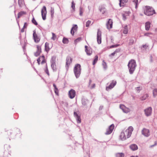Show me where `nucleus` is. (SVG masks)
<instances>
[{
	"instance_id": "nucleus-23",
	"label": "nucleus",
	"mask_w": 157,
	"mask_h": 157,
	"mask_svg": "<svg viewBox=\"0 0 157 157\" xmlns=\"http://www.w3.org/2000/svg\"><path fill=\"white\" fill-rule=\"evenodd\" d=\"M123 33L124 34H127L128 32V29L127 25H125L123 28Z\"/></svg>"
},
{
	"instance_id": "nucleus-5",
	"label": "nucleus",
	"mask_w": 157,
	"mask_h": 157,
	"mask_svg": "<svg viewBox=\"0 0 157 157\" xmlns=\"http://www.w3.org/2000/svg\"><path fill=\"white\" fill-rule=\"evenodd\" d=\"M41 15L43 20H45L46 19V16L47 13L46 7L44 6L43 7L41 10Z\"/></svg>"
},
{
	"instance_id": "nucleus-1",
	"label": "nucleus",
	"mask_w": 157,
	"mask_h": 157,
	"mask_svg": "<svg viewBox=\"0 0 157 157\" xmlns=\"http://www.w3.org/2000/svg\"><path fill=\"white\" fill-rule=\"evenodd\" d=\"M133 130V128L132 127H129L127 129L121 133L120 136V139L121 140H124L130 137Z\"/></svg>"
},
{
	"instance_id": "nucleus-3",
	"label": "nucleus",
	"mask_w": 157,
	"mask_h": 157,
	"mask_svg": "<svg viewBox=\"0 0 157 157\" xmlns=\"http://www.w3.org/2000/svg\"><path fill=\"white\" fill-rule=\"evenodd\" d=\"M136 66V63L134 59H131L128 63V67L130 74H132L135 71Z\"/></svg>"
},
{
	"instance_id": "nucleus-8",
	"label": "nucleus",
	"mask_w": 157,
	"mask_h": 157,
	"mask_svg": "<svg viewBox=\"0 0 157 157\" xmlns=\"http://www.w3.org/2000/svg\"><path fill=\"white\" fill-rule=\"evenodd\" d=\"M97 41L98 44H100L101 42V32L100 29L98 30L97 34Z\"/></svg>"
},
{
	"instance_id": "nucleus-15",
	"label": "nucleus",
	"mask_w": 157,
	"mask_h": 157,
	"mask_svg": "<svg viewBox=\"0 0 157 157\" xmlns=\"http://www.w3.org/2000/svg\"><path fill=\"white\" fill-rule=\"evenodd\" d=\"M36 48L37 50L36 52L35 53V56L37 57L39 56L41 52V48L40 46L38 45L36 46Z\"/></svg>"
},
{
	"instance_id": "nucleus-49",
	"label": "nucleus",
	"mask_w": 157,
	"mask_h": 157,
	"mask_svg": "<svg viewBox=\"0 0 157 157\" xmlns=\"http://www.w3.org/2000/svg\"><path fill=\"white\" fill-rule=\"evenodd\" d=\"M117 46H118V45H114V46H112L111 47V48H113L114 46L117 47Z\"/></svg>"
},
{
	"instance_id": "nucleus-21",
	"label": "nucleus",
	"mask_w": 157,
	"mask_h": 157,
	"mask_svg": "<svg viewBox=\"0 0 157 157\" xmlns=\"http://www.w3.org/2000/svg\"><path fill=\"white\" fill-rule=\"evenodd\" d=\"M151 23L149 21L147 22L145 24V30L148 31L149 30L151 27Z\"/></svg>"
},
{
	"instance_id": "nucleus-38",
	"label": "nucleus",
	"mask_w": 157,
	"mask_h": 157,
	"mask_svg": "<svg viewBox=\"0 0 157 157\" xmlns=\"http://www.w3.org/2000/svg\"><path fill=\"white\" fill-rule=\"evenodd\" d=\"M32 22L33 24L36 25H38L34 17L32 20Z\"/></svg>"
},
{
	"instance_id": "nucleus-11",
	"label": "nucleus",
	"mask_w": 157,
	"mask_h": 157,
	"mask_svg": "<svg viewBox=\"0 0 157 157\" xmlns=\"http://www.w3.org/2000/svg\"><path fill=\"white\" fill-rule=\"evenodd\" d=\"M120 108L124 112L127 113L130 111V109L129 108L126 107L123 105H120Z\"/></svg>"
},
{
	"instance_id": "nucleus-52",
	"label": "nucleus",
	"mask_w": 157,
	"mask_h": 157,
	"mask_svg": "<svg viewBox=\"0 0 157 157\" xmlns=\"http://www.w3.org/2000/svg\"><path fill=\"white\" fill-rule=\"evenodd\" d=\"M80 15H82V12H80Z\"/></svg>"
},
{
	"instance_id": "nucleus-24",
	"label": "nucleus",
	"mask_w": 157,
	"mask_h": 157,
	"mask_svg": "<svg viewBox=\"0 0 157 157\" xmlns=\"http://www.w3.org/2000/svg\"><path fill=\"white\" fill-rule=\"evenodd\" d=\"M130 147V148L133 151L136 150L138 149L137 146L135 144H133L131 145Z\"/></svg>"
},
{
	"instance_id": "nucleus-41",
	"label": "nucleus",
	"mask_w": 157,
	"mask_h": 157,
	"mask_svg": "<svg viewBox=\"0 0 157 157\" xmlns=\"http://www.w3.org/2000/svg\"><path fill=\"white\" fill-rule=\"evenodd\" d=\"M91 23V21H88L86 22V26L88 27L90 25Z\"/></svg>"
},
{
	"instance_id": "nucleus-42",
	"label": "nucleus",
	"mask_w": 157,
	"mask_h": 157,
	"mask_svg": "<svg viewBox=\"0 0 157 157\" xmlns=\"http://www.w3.org/2000/svg\"><path fill=\"white\" fill-rule=\"evenodd\" d=\"M87 101V100H82V104L83 105H85L86 104V102Z\"/></svg>"
},
{
	"instance_id": "nucleus-48",
	"label": "nucleus",
	"mask_w": 157,
	"mask_h": 157,
	"mask_svg": "<svg viewBox=\"0 0 157 157\" xmlns=\"http://www.w3.org/2000/svg\"><path fill=\"white\" fill-rule=\"evenodd\" d=\"M25 29L24 28H23L22 29H21V32L22 33L24 32Z\"/></svg>"
},
{
	"instance_id": "nucleus-22",
	"label": "nucleus",
	"mask_w": 157,
	"mask_h": 157,
	"mask_svg": "<svg viewBox=\"0 0 157 157\" xmlns=\"http://www.w3.org/2000/svg\"><path fill=\"white\" fill-rule=\"evenodd\" d=\"M85 51L87 54L88 55H91L92 53V51L90 49H88V47L87 46H85Z\"/></svg>"
},
{
	"instance_id": "nucleus-4",
	"label": "nucleus",
	"mask_w": 157,
	"mask_h": 157,
	"mask_svg": "<svg viewBox=\"0 0 157 157\" xmlns=\"http://www.w3.org/2000/svg\"><path fill=\"white\" fill-rule=\"evenodd\" d=\"M74 72L76 77L77 78H78L81 73V66L80 64H77L75 65L74 69Z\"/></svg>"
},
{
	"instance_id": "nucleus-12",
	"label": "nucleus",
	"mask_w": 157,
	"mask_h": 157,
	"mask_svg": "<svg viewBox=\"0 0 157 157\" xmlns=\"http://www.w3.org/2000/svg\"><path fill=\"white\" fill-rule=\"evenodd\" d=\"M72 60L71 58L70 57H67L66 59V67L67 69H68L70 64L72 63Z\"/></svg>"
},
{
	"instance_id": "nucleus-26",
	"label": "nucleus",
	"mask_w": 157,
	"mask_h": 157,
	"mask_svg": "<svg viewBox=\"0 0 157 157\" xmlns=\"http://www.w3.org/2000/svg\"><path fill=\"white\" fill-rule=\"evenodd\" d=\"M53 86L54 88V92H55V93L56 94V95H59V92L58 89L57 88L56 86V85L55 84H53Z\"/></svg>"
},
{
	"instance_id": "nucleus-29",
	"label": "nucleus",
	"mask_w": 157,
	"mask_h": 157,
	"mask_svg": "<svg viewBox=\"0 0 157 157\" xmlns=\"http://www.w3.org/2000/svg\"><path fill=\"white\" fill-rule=\"evenodd\" d=\"M134 38L133 37H132L129 40V45H132L134 42Z\"/></svg>"
},
{
	"instance_id": "nucleus-20",
	"label": "nucleus",
	"mask_w": 157,
	"mask_h": 157,
	"mask_svg": "<svg viewBox=\"0 0 157 157\" xmlns=\"http://www.w3.org/2000/svg\"><path fill=\"white\" fill-rule=\"evenodd\" d=\"M119 6L120 7L124 6V4L127 3L128 0H119Z\"/></svg>"
},
{
	"instance_id": "nucleus-13",
	"label": "nucleus",
	"mask_w": 157,
	"mask_h": 157,
	"mask_svg": "<svg viewBox=\"0 0 157 157\" xmlns=\"http://www.w3.org/2000/svg\"><path fill=\"white\" fill-rule=\"evenodd\" d=\"M144 111L146 116H149L151 115V113L152 108L151 107H148L145 109Z\"/></svg>"
},
{
	"instance_id": "nucleus-33",
	"label": "nucleus",
	"mask_w": 157,
	"mask_h": 157,
	"mask_svg": "<svg viewBox=\"0 0 157 157\" xmlns=\"http://www.w3.org/2000/svg\"><path fill=\"white\" fill-rule=\"evenodd\" d=\"M132 2L135 5V8L136 9L138 7V0H132Z\"/></svg>"
},
{
	"instance_id": "nucleus-45",
	"label": "nucleus",
	"mask_w": 157,
	"mask_h": 157,
	"mask_svg": "<svg viewBox=\"0 0 157 157\" xmlns=\"http://www.w3.org/2000/svg\"><path fill=\"white\" fill-rule=\"evenodd\" d=\"M27 26H28V24L26 22H25L24 23V25L23 26V28L26 29Z\"/></svg>"
},
{
	"instance_id": "nucleus-10",
	"label": "nucleus",
	"mask_w": 157,
	"mask_h": 157,
	"mask_svg": "<svg viewBox=\"0 0 157 157\" xmlns=\"http://www.w3.org/2000/svg\"><path fill=\"white\" fill-rule=\"evenodd\" d=\"M114 127V125L113 124H112L110 125L108 128L106 130V132L105 134L106 135H109L111 133Z\"/></svg>"
},
{
	"instance_id": "nucleus-19",
	"label": "nucleus",
	"mask_w": 157,
	"mask_h": 157,
	"mask_svg": "<svg viewBox=\"0 0 157 157\" xmlns=\"http://www.w3.org/2000/svg\"><path fill=\"white\" fill-rule=\"evenodd\" d=\"M78 27L77 25H74L71 31V33L72 35H74L75 31H76Z\"/></svg>"
},
{
	"instance_id": "nucleus-2",
	"label": "nucleus",
	"mask_w": 157,
	"mask_h": 157,
	"mask_svg": "<svg viewBox=\"0 0 157 157\" xmlns=\"http://www.w3.org/2000/svg\"><path fill=\"white\" fill-rule=\"evenodd\" d=\"M142 9L144 14L148 16L152 15L154 14H155L156 13L153 8L149 6H143Z\"/></svg>"
},
{
	"instance_id": "nucleus-9",
	"label": "nucleus",
	"mask_w": 157,
	"mask_h": 157,
	"mask_svg": "<svg viewBox=\"0 0 157 157\" xmlns=\"http://www.w3.org/2000/svg\"><path fill=\"white\" fill-rule=\"evenodd\" d=\"M76 95L75 91L73 89H71L68 92V95L71 99L74 98Z\"/></svg>"
},
{
	"instance_id": "nucleus-34",
	"label": "nucleus",
	"mask_w": 157,
	"mask_h": 157,
	"mask_svg": "<svg viewBox=\"0 0 157 157\" xmlns=\"http://www.w3.org/2000/svg\"><path fill=\"white\" fill-rule=\"evenodd\" d=\"M116 157H124V155L122 153H118L116 155Z\"/></svg>"
},
{
	"instance_id": "nucleus-17",
	"label": "nucleus",
	"mask_w": 157,
	"mask_h": 157,
	"mask_svg": "<svg viewBox=\"0 0 157 157\" xmlns=\"http://www.w3.org/2000/svg\"><path fill=\"white\" fill-rule=\"evenodd\" d=\"M113 25V22L112 20L109 19L106 24V26L108 29H110L112 28Z\"/></svg>"
},
{
	"instance_id": "nucleus-7",
	"label": "nucleus",
	"mask_w": 157,
	"mask_h": 157,
	"mask_svg": "<svg viewBox=\"0 0 157 157\" xmlns=\"http://www.w3.org/2000/svg\"><path fill=\"white\" fill-rule=\"evenodd\" d=\"M142 134L145 137H148L150 135L149 130L148 129L144 128L141 131Z\"/></svg>"
},
{
	"instance_id": "nucleus-30",
	"label": "nucleus",
	"mask_w": 157,
	"mask_h": 157,
	"mask_svg": "<svg viewBox=\"0 0 157 157\" xmlns=\"http://www.w3.org/2000/svg\"><path fill=\"white\" fill-rule=\"evenodd\" d=\"M148 97V94H145L140 98V99L142 100H145Z\"/></svg>"
},
{
	"instance_id": "nucleus-18",
	"label": "nucleus",
	"mask_w": 157,
	"mask_h": 157,
	"mask_svg": "<svg viewBox=\"0 0 157 157\" xmlns=\"http://www.w3.org/2000/svg\"><path fill=\"white\" fill-rule=\"evenodd\" d=\"M74 116L76 119L77 123H80L81 121L80 116H78L77 113L75 112H74Z\"/></svg>"
},
{
	"instance_id": "nucleus-54",
	"label": "nucleus",
	"mask_w": 157,
	"mask_h": 157,
	"mask_svg": "<svg viewBox=\"0 0 157 157\" xmlns=\"http://www.w3.org/2000/svg\"><path fill=\"white\" fill-rule=\"evenodd\" d=\"M104 63H105V64H106V63H105V62H104Z\"/></svg>"
},
{
	"instance_id": "nucleus-25",
	"label": "nucleus",
	"mask_w": 157,
	"mask_h": 157,
	"mask_svg": "<svg viewBox=\"0 0 157 157\" xmlns=\"http://www.w3.org/2000/svg\"><path fill=\"white\" fill-rule=\"evenodd\" d=\"M49 43L47 42H46L45 44V49L47 52H48L51 48L49 46Z\"/></svg>"
},
{
	"instance_id": "nucleus-27",
	"label": "nucleus",
	"mask_w": 157,
	"mask_h": 157,
	"mask_svg": "<svg viewBox=\"0 0 157 157\" xmlns=\"http://www.w3.org/2000/svg\"><path fill=\"white\" fill-rule=\"evenodd\" d=\"M26 14V12L24 11H21L18 13L17 18H18L22 16L25 15Z\"/></svg>"
},
{
	"instance_id": "nucleus-40",
	"label": "nucleus",
	"mask_w": 157,
	"mask_h": 157,
	"mask_svg": "<svg viewBox=\"0 0 157 157\" xmlns=\"http://www.w3.org/2000/svg\"><path fill=\"white\" fill-rule=\"evenodd\" d=\"M152 34V33H146L144 34V36H149L150 35Z\"/></svg>"
},
{
	"instance_id": "nucleus-6",
	"label": "nucleus",
	"mask_w": 157,
	"mask_h": 157,
	"mask_svg": "<svg viewBox=\"0 0 157 157\" xmlns=\"http://www.w3.org/2000/svg\"><path fill=\"white\" fill-rule=\"evenodd\" d=\"M116 81L113 80L109 86L106 87V90L107 91L111 90L116 85Z\"/></svg>"
},
{
	"instance_id": "nucleus-14",
	"label": "nucleus",
	"mask_w": 157,
	"mask_h": 157,
	"mask_svg": "<svg viewBox=\"0 0 157 157\" xmlns=\"http://www.w3.org/2000/svg\"><path fill=\"white\" fill-rule=\"evenodd\" d=\"M37 63L38 65L40 64V62L41 61V63L43 64L45 62V57L44 56H42L40 57L37 59Z\"/></svg>"
},
{
	"instance_id": "nucleus-47",
	"label": "nucleus",
	"mask_w": 157,
	"mask_h": 157,
	"mask_svg": "<svg viewBox=\"0 0 157 157\" xmlns=\"http://www.w3.org/2000/svg\"><path fill=\"white\" fill-rule=\"evenodd\" d=\"M148 46L146 44H145L144 45H143V48H147L148 47Z\"/></svg>"
},
{
	"instance_id": "nucleus-16",
	"label": "nucleus",
	"mask_w": 157,
	"mask_h": 157,
	"mask_svg": "<svg viewBox=\"0 0 157 157\" xmlns=\"http://www.w3.org/2000/svg\"><path fill=\"white\" fill-rule=\"evenodd\" d=\"M33 37L34 41L35 42L37 43L40 40V38L37 36V35L35 31H33Z\"/></svg>"
},
{
	"instance_id": "nucleus-28",
	"label": "nucleus",
	"mask_w": 157,
	"mask_h": 157,
	"mask_svg": "<svg viewBox=\"0 0 157 157\" xmlns=\"http://www.w3.org/2000/svg\"><path fill=\"white\" fill-rule=\"evenodd\" d=\"M18 3L19 6L21 7H22L24 4V0H18Z\"/></svg>"
},
{
	"instance_id": "nucleus-31",
	"label": "nucleus",
	"mask_w": 157,
	"mask_h": 157,
	"mask_svg": "<svg viewBox=\"0 0 157 157\" xmlns=\"http://www.w3.org/2000/svg\"><path fill=\"white\" fill-rule=\"evenodd\" d=\"M98 60V56L96 55L94 57V59L93 62V64L94 65L97 62Z\"/></svg>"
},
{
	"instance_id": "nucleus-51",
	"label": "nucleus",
	"mask_w": 157,
	"mask_h": 157,
	"mask_svg": "<svg viewBox=\"0 0 157 157\" xmlns=\"http://www.w3.org/2000/svg\"><path fill=\"white\" fill-rule=\"evenodd\" d=\"M131 157H138V156H131Z\"/></svg>"
},
{
	"instance_id": "nucleus-39",
	"label": "nucleus",
	"mask_w": 157,
	"mask_h": 157,
	"mask_svg": "<svg viewBox=\"0 0 157 157\" xmlns=\"http://www.w3.org/2000/svg\"><path fill=\"white\" fill-rule=\"evenodd\" d=\"M71 7L73 10V11H74L75 10V4L73 1H72V2Z\"/></svg>"
},
{
	"instance_id": "nucleus-50",
	"label": "nucleus",
	"mask_w": 157,
	"mask_h": 157,
	"mask_svg": "<svg viewBox=\"0 0 157 157\" xmlns=\"http://www.w3.org/2000/svg\"><path fill=\"white\" fill-rule=\"evenodd\" d=\"M95 86V84H94L93 85V86L92 87V88H93Z\"/></svg>"
},
{
	"instance_id": "nucleus-44",
	"label": "nucleus",
	"mask_w": 157,
	"mask_h": 157,
	"mask_svg": "<svg viewBox=\"0 0 157 157\" xmlns=\"http://www.w3.org/2000/svg\"><path fill=\"white\" fill-rule=\"evenodd\" d=\"M45 71L46 73L49 76V73L47 67L46 69L45 70Z\"/></svg>"
},
{
	"instance_id": "nucleus-46",
	"label": "nucleus",
	"mask_w": 157,
	"mask_h": 157,
	"mask_svg": "<svg viewBox=\"0 0 157 157\" xmlns=\"http://www.w3.org/2000/svg\"><path fill=\"white\" fill-rule=\"evenodd\" d=\"M141 90V89L140 87H137L136 88V90L137 91V92L139 93L140 91Z\"/></svg>"
},
{
	"instance_id": "nucleus-32",
	"label": "nucleus",
	"mask_w": 157,
	"mask_h": 157,
	"mask_svg": "<svg viewBox=\"0 0 157 157\" xmlns=\"http://www.w3.org/2000/svg\"><path fill=\"white\" fill-rule=\"evenodd\" d=\"M69 40L68 39L64 37L63 40V42L65 44H67L68 43Z\"/></svg>"
},
{
	"instance_id": "nucleus-43",
	"label": "nucleus",
	"mask_w": 157,
	"mask_h": 157,
	"mask_svg": "<svg viewBox=\"0 0 157 157\" xmlns=\"http://www.w3.org/2000/svg\"><path fill=\"white\" fill-rule=\"evenodd\" d=\"M81 37H79L78 38H77V39H76L75 40V41L76 42H78L79 41H81Z\"/></svg>"
},
{
	"instance_id": "nucleus-36",
	"label": "nucleus",
	"mask_w": 157,
	"mask_h": 157,
	"mask_svg": "<svg viewBox=\"0 0 157 157\" xmlns=\"http://www.w3.org/2000/svg\"><path fill=\"white\" fill-rule=\"evenodd\" d=\"M52 37L51 38L52 40H55L56 38V36L54 33H52Z\"/></svg>"
},
{
	"instance_id": "nucleus-37",
	"label": "nucleus",
	"mask_w": 157,
	"mask_h": 157,
	"mask_svg": "<svg viewBox=\"0 0 157 157\" xmlns=\"http://www.w3.org/2000/svg\"><path fill=\"white\" fill-rule=\"evenodd\" d=\"M118 52V51L117 50H116L113 53H111L110 55H109V56L111 57V58H112V56H114L116 53Z\"/></svg>"
},
{
	"instance_id": "nucleus-53",
	"label": "nucleus",
	"mask_w": 157,
	"mask_h": 157,
	"mask_svg": "<svg viewBox=\"0 0 157 157\" xmlns=\"http://www.w3.org/2000/svg\"><path fill=\"white\" fill-rule=\"evenodd\" d=\"M91 80H90V82H89V84H90L91 83Z\"/></svg>"
},
{
	"instance_id": "nucleus-35",
	"label": "nucleus",
	"mask_w": 157,
	"mask_h": 157,
	"mask_svg": "<svg viewBox=\"0 0 157 157\" xmlns=\"http://www.w3.org/2000/svg\"><path fill=\"white\" fill-rule=\"evenodd\" d=\"M153 95L154 97H155L157 95V89H155L153 91Z\"/></svg>"
}]
</instances>
